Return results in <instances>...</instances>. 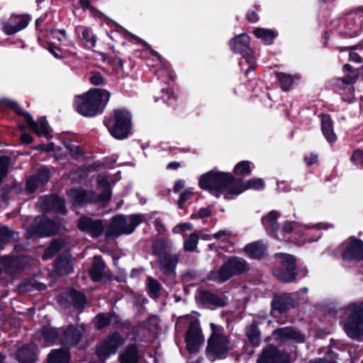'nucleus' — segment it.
I'll return each instance as SVG.
<instances>
[{
  "label": "nucleus",
  "mask_w": 363,
  "mask_h": 363,
  "mask_svg": "<svg viewBox=\"0 0 363 363\" xmlns=\"http://www.w3.org/2000/svg\"><path fill=\"white\" fill-rule=\"evenodd\" d=\"M11 23H4V31L8 34L11 35L17 33L18 31L25 28L28 24V21L23 17L13 16L10 18Z\"/></svg>",
  "instance_id": "29"
},
{
  "label": "nucleus",
  "mask_w": 363,
  "mask_h": 363,
  "mask_svg": "<svg viewBox=\"0 0 363 363\" xmlns=\"http://www.w3.org/2000/svg\"><path fill=\"white\" fill-rule=\"evenodd\" d=\"M235 182L240 183V185L243 189L242 193L247 189H259L264 186V182L261 179H252L246 182L235 179Z\"/></svg>",
  "instance_id": "42"
},
{
  "label": "nucleus",
  "mask_w": 363,
  "mask_h": 363,
  "mask_svg": "<svg viewBox=\"0 0 363 363\" xmlns=\"http://www.w3.org/2000/svg\"><path fill=\"white\" fill-rule=\"evenodd\" d=\"M68 196L75 205L80 206L94 201V193L83 189H71L68 191Z\"/></svg>",
  "instance_id": "27"
},
{
  "label": "nucleus",
  "mask_w": 363,
  "mask_h": 363,
  "mask_svg": "<svg viewBox=\"0 0 363 363\" xmlns=\"http://www.w3.org/2000/svg\"><path fill=\"white\" fill-rule=\"evenodd\" d=\"M90 82L96 86L102 85L104 84L105 79L102 74L99 72H91L89 77Z\"/></svg>",
  "instance_id": "57"
},
{
  "label": "nucleus",
  "mask_w": 363,
  "mask_h": 363,
  "mask_svg": "<svg viewBox=\"0 0 363 363\" xmlns=\"http://www.w3.org/2000/svg\"><path fill=\"white\" fill-rule=\"evenodd\" d=\"M199 186L216 197L223 194L225 199H230V196L239 195L243 189L240 183L235 182V179L231 174L216 171L203 174L199 179Z\"/></svg>",
  "instance_id": "1"
},
{
  "label": "nucleus",
  "mask_w": 363,
  "mask_h": 363,
  "mask_svg": "<svg viewBox=\"0 0 363 363\" xmlns=\"http://www.w3.org/2000/svg\"><path fill=\"white\" fill-rule=\"evenodd\" d=\"M125 343L124 339L118 333H114L107 337L96 349V354L101 359H106L115 354L118 349Z\"/></svg>",
  "instance_id": "12"
},
{
  "label": "nucleus",
  "mask_w": 363,
  "mask_h": 363,
  "mask_svg": "<svg viewBox=\"0 0 363 363\" xmlns=\"http://www.w3.org/2000/svg\"><path fill=\"white\" fill-rule=\"evenodd\" d=\"M199 236L196 233H191L184 242V247L186 251H194L197 247Z\"/></svg>",
  "instance_id": "47"
},
{
  "label": "nucleus",
  "mask_w": 363,
  "mask_h": 363,
  "mask_svg": "<svg viewBox=\"0 0 363 363\" xmlns=\"http://www.w3.org/2000/svg\"><path fill=\"white\" fill-rule=\"evenodd\" d=\"M274 339L283 342L292 340L297 343H302L305 341V335L298 329L292 326H286L274 330Z\"/></svg>",
  "instance_id": "17"
},
{
  "label": "nucleus",
  "mask_w": 363,
  "mask_h": 363,
  "mask_svg": "<svg viewBox=\"0 0 363 363\" xmlns=\"http://www.w3.org/2000/svg\"><path fill=\"white\" fill-rule=\"evenodd\" d=\"M211 334L208 340L206 354L208 358L214 362L218 358H222L232 350L229 337L220 326L211 323L210 324Z\"/></svg>",
  "instance_id": "3"
},
{
  "label": "nucleus",
  "mask_w": 363,
  "mask_h": 363,
  "mask_svg": "<svg viewBox=\"0 0 363 363\" xmlns=\"http://www.w3.org/2000/svg\"><path fill=\"white\" fill-rule=\"evenodd\" d=\"M60 330L50 326L44 327L38 337L40 344L43 347H47L56 341H60Z\"/></svg>",
  "instance_id": "24"
},
{
  "label": "nucleus",
  "mask_w": 363,
  "mask_h": 363,
  "mask_svg": "<svg viewBox=\"0 0 363 363\" xmlns=\"http://www.w3.org/2000/svg\"><path fill=\"white\" fill-rule=\"evenodd\" d=\"M62 245L60 240H55L51 242L50 246L45 250L43 258L48 259L53 257L62 248Z\"/></svg>",
  "instance_id": "45"
},
{
  "label": "nucleus",
  "mask_w": 363,
  "mask_h": 363,
  "mask_svg": "<svg viewBox=\"0 0 363 363\" xmlns=\"http://www.w3.org/2000/svg\"><path fill=\"white\" fill-rule=\"evenodd\" d=\"M336 358V353L330 350L326 352L324 357L311 360L309 363H335Z\"/></svg>",
  "instance_id": "54"
},
{
  "label": "nucleus",
  "mask_w": 363,
  "mask_h": 363,
  "mask_svg": "<svg viewBox=\"0 0 363 363\" xmlns=\"http://www.w3.org/2000/svg\"><path fill=\"white\" fill-rule=\"evenodd\" d=\"M249 270L250 264L245 259L233 256L229 257L220 267L211 270L208 274V279L223 283L234 276L244 274Z\"/></svg>",
  "instance_id": "4"
},
{
  "label": "nucleus",
  "mask_w": 363,
  "mask_h": 363,
  "mask_svg": "<svg viewBox=\"0 0 363 363\" xmlns=\"http://www.w3.org/2000/svg\"><path fill=\"white\" fill-rule=\"evenodd\" d=\"M82 38L85 40L86 44H90L91 48L95 46L96 40L91 31L87 28H84L82 31Z\"/></svg>",
  "instance_id": "58"
},
{
  "label": "nucleus",
  "mask_w": 363,
  "mask_h": 363,
  "mask_svg": "<svg viewBox=\"0 0 363 363\" xmlns=\"http://www.w3.org/2000/svg\"><path fill=\"white\" fill-rule=\"evenodd\" d=\"M281 216L279 212L274 211V238H278L279 233V225L277 223V219Z\"/></svg>",
  "instance_id": "61"
},
{
  "label": "nucleus",
  "mask_w": 363,
  "mask_h": 363,
  "mask_svg": "<svg viewBox=\"0 0 363 363\" xmlns=\"http://www.w3.org/2000/svg\"><path fill=\"white\" fill-rule=\"evenodd\" d=\"M298 305V300L294 298L291 294H274V311H277L280 314L286 313L290 310L297 308Z\"/></svg>",
  "instance_id": "16"
},
{
  "label": "nucleus",
  "mask_w": 363,
  "mask_h": 363,
  "mask_svg": "<svg viewBox=\"0 0 363 363\" xmlns=\"http://www.w3.org/2000/svg\"><path fill=\"white\" fill-rule=\"evenodd\" d=\"M276 78L282 91H288L291 88L296 80L300 79L297 74L291 75L284 72H278L275 73Z\"/></svg>",
  "instance_id": "30"
},
{
  "label": "nucleus",
  "mask_w": 363,
  "mask_h": 363,
  "mask_svg": "<svg viewBox=\"0 0 363 363\" xmlns=\"http://www.w3.org/2000/svg\"><path fill=\"white\" fill-rule=\"evenodd\" d=\"M149 291L152 297L157 298L160 296L161 285L157 280L150 277L147 278Z\"/></svg>",
  "instance_id": "46"
},
{
  "label": "nucleus",
  "mask_w": 363,
  "mask_h": 363,
  "mask_svg": "<svg viewBox=\"0 0 363 363\" xmlns=\"http://www.w3.org/2000/svg\"><path fill=\"white\" fill-rule=\"evenodd\" d=\"M337 0H316V6L320 10L330 11L337 4Z\"/></svg>",
  "instance_id": "56"
},
{
  "label": "nucleus",
  "mask_w": 363,
  "mask_h": 363,
  "mask_svg": "<svg viewBox=\"0 0 363 363\" xmlns=\"http://www.w3.org/2000/svg\"><path fill=\"white\" fill-rule=\"evenodd\" d=\"M14 262H16V260L11 257H3L1 260V263L4 264L6 269H9Z\"/></svg>",
  "instance_id": "64"
},
{
  "label": "nucleus",
  "mask_w": 363,
  "mask_h": 363,
  "mask_svg": "<svg viewBox=\"0 0 363 363\" xmlns=\"http://www.w3.org/2000/svg\"><path fill=\"white\" fill-rule=\"evenodd\" d=\"M64 296L65 298L70 301L75 308H82L86 303L84 294L74 289L69 290Z\"/></svg>",
  "instance_id": "33"
},
{
  "label": "nucleus",
  "mask_w": 363,
  "mask_h": 363,
  "mask_svg": "<svg viewBox=\"0 0 363 363\" xmlns=\"http://www.w3.org/2000/svg\"><path fill=\"white\" fill-rule=\"evenodd\" d=\"M69 353L67 350H52L48 355L47 363H69Z\"/></svg>",
  "instance_id": "31"
},
{
  "label": "nucleus",
  "mask_w": 363,
  "mask_h": 363,
  "mask_svg": "<svg viewBox=\"0 0 363 363\" xmlns=\"http://www.w3.org/2000/svg\"><path fill=\"white\" fill-rule=\"evenodd\" d=\"M115 124L111 127L109 122L104 123L110 133L117 139H123L128 136L130 127V116L126 111L117 110L114 111Z\"/></svg>",
  "instance_id": "9"
},
{
  "label": "nucleus",
  "mask_w": 363,
  "mask_h": 363,
  "mask_svg": "<svg viewBox=\"0 0 363 363\" xmlns=\"http://www.w3.org/2000/svg\"><path fill=\"white\" fill-rule=\"evenodd\" d=\"M121 363H138V350L134 345H128L120 355Z\"/></svg>",
  "instance_id": "35"
},
{
  "label": "nucleus",
  "mask_w": 363,
  "mask_h": 363,
  "mask_svg": "<svg viewBox=\"0 0 363 363\" xmlns=\"http://www.w3.org/2000/svg\"><path fill=\"white\" fill-rule=\"evenodd\" d=\"M253 33L266 45H270L272 43V30L270 29L256 28Z\"/></svg>",
  "instance_id": "41"
},
{
  "label": "nucleus",
  "mask_w": 363,
  "mask_h": 363,
  "mask_svg": "<svg viewBox=\"0 0 363 363\" xmlns=\"http://www.w3.org/2000/svg\"><path fill=\"white\" fill-rule=\"evenodd\" d=\"M211 215V211L207 208H201L196 214L192 216L194 218H205Z\"/></svg>",
  "instance_id": "63"
},
{
  "label": "nucleus",
  "mask_w": 363,
  "mask_h": 363,
  "mask_svg": "<svg viewBox=\"0 0 363 363\" xmlns=\"http://www.w3.org/2000/svg\"><path fill=\"white\" fill-rule=\"evenodd\" d=\"M143 221H145V216L142 214L114 216L106 229V236L114 238L123 234H130Z\"/></svg>",
  "instance_id": "6"
},
{
  "label": "nucleus",
  "mask_w": 363,
  "mask_h": 363,
  "mask_svg": "<svg viewBox=\"0 0 363 363\" xmlns=\"http://www.w3.org/2000/svg\"><path fill=\"white\" fill-rule=\"evenodd\" d=\"M111 96L105 89H95L89 91L76 101L78 113L84 116H94L100 112V106L106 105Z\"/></svg>",
  "instance_id": "2"
},
{
  "label": "nucleus",
  "mask_w": 363,
  "mask_h": 363,
  "mask_svg": "<svg viewBox=\"0 0 363 363\" xmlns=\"http://www.w3.org/2000/svg\"><path fill=\"white\" fill-rule=\"evenodd\" d=\"M186 348L190 353H196L199 351L203 342L201 332L195 323H191L186 333Z\"/></svg>",
  "instance_id": "18"
},
{
  "label": "nucleus",
  "mask_w": 363,
  "mask_h": 363,
  "mask_svg": "<svg viewBox=\"0 0 363 363\" xmlns=\"http://www.w3.org/2000/svg\"><path fill=\"white\" fill-rule=\"evenodd\" d=\"M59 225L57 223L46 218H37L35 223L30 227V236H50L57 233Z\"/></svg>",
  "instance_id": "14"
},
{
  "label": "nucleus",
  "mask_w": 363,
  "mask_h": 363,
  "mask_svg": "<svg viewBox=\"0 0 363 363\" xmlns=\"http://www.w3.org/2000/svg\"><path fill=\"white\" fill-rule=\"evenodd\" d=\"M0 104L10 107L18 114L23 116L29 128L38 135L48 137L49 132L48 128V122L45 117H42L38 122H35L30 114L28 112L23 111L16 102L4 99L0 101Z\"/></svg>",
  "instance_id": "8"
},
{
  "label": "nucleus",
  "mask_w": 363,
  "mask_h": 363,
  "mask_svg": "<svg viewBox=\"0 0 363 363\" xmlns=\"http://www.w3.org/2000/svg\"><path fill=\"white\" fill-rule=\"evenodd\" d=\"M234 172L239 176L250 174L251 173L250 162L242 161L237 164L234 168Z\"/></svg>",
  "instance_id": "49"
},
{
  "label": "nucleus",
  "mask_w": 363,
  "mask_h": 363,
  "mask_svg": "<svg viewBox=\"0 0 363 363\" xmlns=\"http://www.w3.org/2000/svg\"><path fill=\"white\" fill-rule=\"evenodd\" d=\"M85 328L83 325H69L67 328L60 329V342L67 347L76 345L82 339Z\"/></svg>",
  "instance_id": "13"
},
{
  "label": "nucleus",
  "mask_w": 363,
  "mask_h": 363,
  "mask_svg": "<svg viewBox=\"0 0 363 363\" xmlns=\"http://www.w3.org/2000/svg\"><path fill=\"white\" fill-rule=\"evenodd\" d=\"M257 363H272V346H267L257 359Z\"/></svg>",
  "instance_id": "55"
},
{
  "label": "nucleus",
  "mask_w": 363,
  "mask_h": 363,
  "mask_svg": "<svg viewBox=\"0 0 363 363\" xmlns=\"http://www.w3.org/2000/svg\"><path fill=\"white\" fill-rule=\"evenodd\" d=\"M56 270L61 275L70 273L72 267L69 259L66 257H60L56 261Z\"/></svg>",
  "instance_id": "39"
},
{
  "label": "nucleus",
  "mask_w": 363,
  "mask_h": 363,
  "mask_svg": "<svg viewBox=\"0 0 363 363\" xmlns=\"http://www.w3.org/2000/svg\"><path fill=\"white\" fill-rule=\"evenodd\" d=\"M18 233L11 231L6 227H2L0 228V242L6 243L15 240L18 238Z\"/></svg>",
  "instance_id": "44"
},
{
  "label": "nucleus",
  "mask_w": 363,
  "mask_h": 363,
  "mask_svg": "<svg viewBox=\"0 0 363 363\" xmlns=\"http://www.w3.org/2000/svg\"><path fill=\"white\" fill-rule=\"evenodd\" d=\"M274 363H291V354L274 346Z\"/></svg>",
  "instance_id": "43"
},
{
  "label": "nucleus",
  "mask_w": 363,
  "mask_h": 363,
  "mask_svg": "<svg viewBox=\"0 0 363 363\" xmlns=\"http://www.w3.org/2000/svg\"><path fill=\"white\" fill-rule=\"evenodd\" d=\"M350 160L354 165L363 169V149H355Z\"/></svg>",
  "instance_id": "50"
},
{
  "label": "nucleus",
  "mask_w": 363,
  "mask_h": 363,
  "mask_svg": "<svg viewBox=\"0 0 363 363\" xmlns=\"http://www.w3.org/2000/svg\"><path fill=\"white\" fill-rule=\"evenodd\" d=\"M296 257L288 253H274V276L282 283L296 281Z\"/></svg>",
  "instance_id": "5"
},
{
  "label": "nucleus",
  "mask_w": 363,
  "mask_h": 363,
  "mask_svg": "<svg viewBox=\"0 0 363 363\" xmlns=\"http://www.w3.org/2000/svg\"><path fill=\"white\" fill-rule=\"evenodd\" d=\"M103 60L107 62L109 65H111L116 72H118L123 70V60L119 57L111 58L106 55H103Z\"/></svg>",
  "instance_id": "51"
},
{
  "label": "nucleus",
  "mask_w": 363,
  "mask_h": 363,
  "mask_svg": "<svg viewBox=\"0 0 363 363\" xmlns=\"http://www.w3.org/2000/svg\"><path fill=\"white\" fill-rule=\"evenodd\" d=\"M294 224H296L295 221L286 220L281 227L279 226V236L276 238L283 240L289 239L294 230Z\"/></svg>",
  "instance_id": "40"
},
{
  "label": "nucleus",
  "mask_w": 363,
  "mask_h": 363,
  "mask_svg": "<svg viewBox=\"0 0 363 363\" xmlns=\"http://www.w3.org/2000/svg\"><path fill=\"white\" fill-rule=\"evenodd\" d=\"M105 264L102 259L99 256L94 257L93 264L89 269V274L91 278L95 281L100 280L104 273Z\"/></svg>",
  "instance_id": "32"
},
{
  "label": "nucleus",
  "mask_w": 363,
  "mask_h": 363,
  "mask_svg": "<svg viewBox=\"0 0 363 363\" xmlns=\"http://www.w3.org/2000/svg\"><path fill=\"white\" fill-rule=\"evenodd\" d=\"M111 315L108 313H100L95 318V327L102 329L108 326L111 323Z\"/></svg>",
  "instance_id": "48"
},
{
  "label": "nucleus",
  "mask_w": 363,
  "mask_h": 363,
  "mask_svg": "<svg viewBox=\"0 0 363 363\" xmlns=\"http://www.w3.org/2000/svg\"><path fill=\"white\" fill-rule=\"evenodd\" d=\"M362 70L363 65L359 68H354L351 65L347 63L342 67V72L345 75L341 78L356 83Z\"/></svg>",
  "instance_id": "36"
},
{
  "label": "nucleus",
  "mask_w": 363,
  "mask_h": 363,
  "mask_svg": "<svg viewBox=\"0 0 363 363\" xmlns=\"http://www.w3.org/2000/svg\"><path fill=\"white\" fill-rule=\"evenodd\" d=\"M352 46L347 47H339L338 49L340 52L349 50V60L352 62L360 63L362 62V57L356 52L354 50L357 49L350 48Z\"/></svg>",
  "instance_id": "52"
},
{
  "label": "nucleus",
  "mask_w": 363,
  "mask_h": 363,
  "mask_svg": "<svg viewBox=\"0 0 363 363\" xmlns=\"http://www.w3.org/2000/svg\"><path fill=\"white\" fill-rule=\"evenodd\" d=\"M152 252L159 258L171 254L169 247L164 240H157L152 244Z\"/></svg>",
  "instance_id": "38"
},
{
  "label": "nucleus",
  "mask_w": 363,
  "mask_h": 363,
  "mask_svg": "<svg viewBox=\"0 0 363 363\" xmlns=\"http://www.w3.org/2000/svg\"><path fill=\"white\" fill-rule=\"evenodd\" d=\"M78 228L94 238L101 235L104 230V225L101 220H94L88 216L81 217L77 222Z\"/></svg>",
  "instance_id": "15"
},
{
  "label": "nucleus",
  "mask_w": 363,
  "mask_h": 363,
  "mask_svg": "<svg viewBox=\"0 0 363 363\" xmlns=\"http://www.w3.org/2000/svg\"><path fill=\"white\" fill-rule=\"evenodd\" d=\"M362 30V26L357 23L354 18H347L340 35L344 38H352L359 36Z\"/></svg>",
  "instance_id": "25"
},
{
  "label": "nucleus",
  "mask_w": 363,
  "mask_h": 363,
  "mask_svg": "<svg viewBox=\"0 0 363 363\" xmlns=\"http://www.w3.org/2000/svg\"><path fill=\"white\" fill-rule=\"evenodd\" d=\"M111 199V190L109 188L104 189L103 192L99 197V201L101 202H106Z\"/></svg>",
  "instance_id": "62"
},
{
  "label": "nucleus",
  "mask_w": 363,
  "mask_h": 363,
  "mask_svg": "<svg viewBox=\"0 0 363 363\" xmlns=\"http://www.w3.org/2000/svg\"><path fill=\"white\" fill-rule=\"evenodd\" d=\"M46 207L52 209L62 214L66 213V208L65 206V200L55 195H52L46 198Z\"/></svg>",
  "instance_id": "34"
},
{
  "label": "nucleus",
  "mask_w": 363,
  "mask_h": 363,
  "mask_svg": "<svg viewBox=\"0 0 363 363\" xmlns=\"http://www.w3.org/2000/svg\"><path fill=\"white\" fill-rule=\"evenodd\" d=\"M10 158L7 156H0V184L6 176L9 169Z\"/></svg>",
  "instance_id": "53"
},
{
  "label": "nucleus",
  "mask_w": 363,
  "mask_h": 363,
  "mask_svg": "<svg viewBox=\"0 0 363 363\" xmlns=\"http://www.w3.org/2000/svg\"><path fill=\"white\" fill-rule=\"evenodd\" d=\"M346 313L344 330L349 337L357 340L363 334V303H350Z\"/></svg>",
  "instance_id": "7"
},
{
  "label": "nucleus",
  "mask_w": 363,
  "mask_h": 363,
  "mask_svg": "<svg viewBox=\"0 0 363 363\" xmlns=\"http://www.w3.org/2000/svg\"><path fill=\"white\" fill-rule=\"evenodd\" d=\"M267 246L264 242L256 241L245 245L243 251L249 257L260 259L267 254Z\"/></svg>",
  "instance_id": "26"
},
{
  "label": "nucleus",
  "mask_w": 363,
  "mask_h": 363,
  "mask_svg": "<svg viewBox=\"0 0 363 363\" xmlns=\"http://www.w3.org/2000/svg\"><path fill=\"white\" fill-rule=\"evenodd\" d=\"M307 166L310 167L318 162V155L316 153L311 152L309 155H306L303 159Z\"/></svg>",
  "instance_id": "59"
},
{
  "label": "nucleus",
  "mask_w": 363,
  "mask_h": 363,
  "mask_svg": "<svg viewBox=\"0 0 363 363\" xmlns=\"http://www.w3.org/2000/svg\"><path fill=\"white\" fill-rule=\"evenodd\" d=\"M179 257L177 254H169L159 258L158 265L161 272L167 275L174 277L175 269L179 262Z\"/></svg>",
  "instance_id": "21"
},
{
  "label": "nucleus",
  "mask_w": 363,
  "mask_h": 363,
  "mask_svg": "<svg viewBox=\"0 0 363 363\" xmlns=\"http://www.w3.org/2000/svg\"><path fill=\"white\" fill-rule=\"evenodd\" d=\"M50 177V172L47 168H41L38 172L30 177L26 182V189L29 193L34 192L38 187L46 184Z\"/></svg>",
  "instance_id": "20"
},
{
  "label": "nucleus",
  "mask_w": 363,
  "mask_h": 363,
  "mask_svg": "<svg viewBox=\"0 0 363 363\" xmlns=\"http://www.w3.org/2000/svg\"><path fill=\"white\" fill-rule=\"evenodd\" d=\"M245 333L249 342L253 345H258L260 340V332L257 324L252 323L246 328Z\"/></svg>",
  "instance_id": "37"
},
{
  "label": "nucleus",
  "mask_w": 363,
  "mask_h": 363,
  "mask_svg": "<svg viewBox=\"0 0 363 363\" xmlns=\"http://www.w3.org/2000/svg\"><path fill=\"white\" fill-rule=\"evenodd\" d=\"M341 257L348 262L363 261V241L354 236L349 237L341 252Z\"/></svg>",
  "instance_id": "11"
},
{
  "label": "nucleus",
  "mask_w": 363,
  "mask_h": 363,
  "mask_svg": "<svg viewBox=\"0 0 363 363\" xmlns=\"http://www.w3.org/2000/svg\"><path fill=\"white\" fill-rule=\"evenodd\" d=\"M250 38L246 33H242L235 37L230 43L231 50L235 52L240 53L245 59L250 68L254 69L256 67V61L252 55V51L250 47Z\"/></svg>",
  "instance_id": "10"
},
{
  "label": "nucleus",
  "mask_w": 363,
  "mask_h": 363,
  "mask_svg": "<svg viewBox=\"0 0 363 363\" xmlns=\"http://www.w3.org/2000/svg\"><path fill=\"white\" fill-rule=\"evenodd\" d=\"M354 82L342 78L333 79V90L342 96L345 101L352 102L354 98Z\"/></svg>",
  "instance_id": "19"
},
{
  "label": "nucleus",
  "mask_w": 363,
  "mask_h": 363,
  "mask_svg": "<svg viewBox=\"0 0 363 363\" xmlns=\"http://www.w3.org/2000/svg\"><path fill=\"white\" fill-rule=\"evenodd\" d=\"M37 345L34 343L25 345L17 352V359L21 363H32L36 359Z\"/></svg>",
  "instance_id": "28"
},
{
  "label": "nucleus",
  "mask_w": 363,
  "mask_h": 363,
  "mask_svg": "<svg viewBox=\"0 0 363 363\" xmlns=\"http://www.w3.org/2000/svg\"><path fill=\"white\" fill-rule=\"evenodd\" d=\"M192 195L193 192L190 189H186L182 194H181L178 202L179 207L182 208L183 203H185L188 199H189Z\"/></svg>",
  "instance_id": "60"
},
{
  "label": "nucleus",
  "mask_w": 363,
  "mask_h": 363,
  "mask_svg": "<svg viewBox=\"0 0 363 363\" xmlns=\"http://www.w3.org/2000/svg\"><path fill=\"white\" fill-rule=\"evenodd\" d=\"M198 298L203 303H209L217 307L224 306L227 303V298L224 296H220L207 290H200Z\"/></svg>",
  "instance_id": "23"
},
{
  "label": "nucleus",
  "mask_w": 363,
  "mask_h": 363,
  "mask_svg": "<svg viewBox=\"0 0 363 363\" xmlns=\"http://www.w3.org/2000/svg\"><path fill=\"white\" fill-rule=\"evenodd\" d=\"M321 132L328 143L332 146L337 140V135L334 131V123L330 114L323 113L321 115Z\"/></svg>",
  "instance_id": "22"
}]
</instances>
